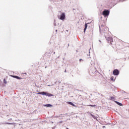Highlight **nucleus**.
<instances>
[{
	"instance_id": "1",
	"label": "nucleus",
	"mask_w": 129,
	"mask_h": 129,
	"mask_svg": "<svg viewBox=\"0 0 129 129\" xmlns=\"http://www.w3.org/2000/svg\"><path fill=\"white\" fill-rule=\"evenodd\" d=\"M99 31L101 35L104 36L105 37L107 42L109 44V45H112V42H113V39L111 37H108L109 31H108V28L106 27L105 25V22L103 21H101L99 23Z\"/></svg>"
},
{
	"instance_id": "2",
	"label": "nucleus",
	"mask_w": 129,
	"mask_h": 129,
	"mask_svg": "<svg viewBox=\"0 0 129 129\" xmlns=\"http://www.w3.org/2000/svg\"><path fill=\"white\" fill-rule=\"evenodd\" d=\"M110 14V11L107 9H104V11L102 12V15L104 17V18L108 17Z\"/></svg>"
},
{
	"instance_id": "3",
	"label": "nucleus",
	"mask_w": 129,
	"mask_h": 129,
	"mask_svg": "<svg viewBox=\"0 0 129 129\" xmlns=\"http://www.w3.org/2000/svg\"><path fill=\"white\" fill-rule=\"evenodd\" d=\"M98 73V71L96 70L95 68H92L90 70V75L91 76H94L96 75V74Z\"/></svg>"
},
{
	"instance_id": "4",
	"label": "nucleus",
	"mask_w": 129,
	"mask_h": 129,
	"mask_svg": "<svg viewBox=\"0 0 129 129\" xmlns=\"http://www.w3.org/2000/svg\"><path fill=\"white\" fill-rule=\"evenodd\" d=\"M37 94H40L41 95H45V96H48V97H51V96H54L53 94H52L50 93L44 92V91L37 93Z\"/></svg>"
},
{
	"instance_id": "5",
	"label": "nucleus",
	"mask_w": 129,
	"mask_h": 129,
	"mask_svg": "<svg viewBox=\"0 0 129 129\" xmlns=\"http://www.w3.org/2000/svg\"><path fill=\"white\" fill-rule=\"evenodd\" d=\"M58 18L59 20H61V21H64V20L66 19V15L65 14V13H61L60 15L58 16Z\"/></svg>"
},
{
	"instance_id": "6",
	"label": "nucleus",
	"mask_w": 129,
	"mask_h": 129,
	"mask_svg": "<svg viewBox=\"0 0 129 129\" xmlns=\"http://www.w3.org/2000/svg\"><path fill=\"white\" fill-rule=\"evenodd\" d=\"M108 5L112 4V5H116L117 4V0H107Z\"/></svg>"
},
{
	"instance_id": "7",
	"label": "nucleus",
	"mask_w": 129,
	"mask_h": 129,
	"mask_svg": "<svg viewBox=\"0 0 129 129\" xmlns=\"http://www.w3.org/2000/svg\"><path fill=\"white\" fill-rule=\"evenodd\" d=\"M113 75L114 76H118L119 75V70L118 69H115L113 71Z\"/></svg>"
},
{
	"instance_id": "8",
	"label": "nucleus",
	"mask_w": 129,
	"mask_h": 129,
	"mask_svg": "<svg viewBox=\"0 0 129 129\" xmlns=\"http://www.w3.org/2000/svg\"><path fill=\"white\" fill-rule=\"evenodd\" d=\"M11 77H13V78H15L16 79H18V80H21V79H23V78L18 76L12 75Z\"/></svg>"
},
{
	"instance_id": "9",
	"label": "nucleus",
	"mask_w": 129,
	"mask_h": 129,
	"mask_svg": "<svg viewBox=\"0 0 129 129\" xmlns=\"http://www.w3.org/2000/svg\"><path fill=\"white\" fill-rule=\"evenodd\" d=\"M67 103H68V104H70V105H72V106H74V107H76V105L74 104V103H73V102H72L68 101V102H67Z\"/></svg>"
},
{
	"instance_id": "10",
	"label": "nucleus",
	"mask_w": 129,
	"mask_h": 129,
	"mask_svg": "<svg viewBox=\"0 0 129 129\" xmlns=\"http://www.w3.org/2000/svg\"><path fill=\"white\" fill-rule=\"evenodd\" d=\"M115 103H116V104H117V105H119V106H123V105L122 104V103L117 101H114Z\"/></svg>"
},
{
	"instance_id": "11",
	"label": "nucleus",
	"mask_w": 129,
	"mask_h": 129,
	"mask_svg": "<svg viewBox=\"0 0 129 129\" xmlns=\"http://www.w3.org/2000/svg\"><path fill=\"white\" fill-rule=\"evenodd\" d=\"M88 24L89 23H85V28L84 29V33H85V32H86V30H87V27H88Z\"/></svg>"
},
{
	"instance_id": "12",
	"label": "nucleus",
	"mask_w": 129,
	"mask_h": 129,
	"mask_svg": "<svg viewBox=\"0 0 129 129\" xmlns=\"http://www.w3.org/2000/svg\"><path fill=\"white\" fill-rule=\"evenodd\" d=\"M43 106H45V107H53V105L51 104H43Z\"/></svg>"
},
{
	"instance_id": "13",
	"label": "nucleus",
	"mask_w": 129,
	"mask_h": 129,
	"mask_svg": "<svg viewBox=\"0 0 129 129\" xmlns=\"http://www.w3.org/2000/svg\"><path fill=\"white\" fill-rule=\"evenodd\" d=\"M98 9H99V11L101 12L103 9V6H102V5H98Z\"/></svg>"
},
{
	"instance_id": "14",
	"label": "nucleus",
	"mask_w": 129,
	"mask_h": 129,
	"mask_svg": "<svg viewBox=\"0 0 129 129\" xmlns=\"http://www.w3.org/2000/svg\"><path fill=\"white\" fill-rule=\"evenodd\" d=\"M91 116H92V117H93V118H94V119H97V118L96 116H95L94 115L92 114H90Z\"/></svg>"
},
{
	"instance_id": "15",
	"label": "nucleus",
	"mask_w": 129,
	"mask_h": 129,
	"mask_svg": "<svg viewBox=\"0 0 129 129\" xmlns=\"http://www.w3.org/2000/svg\"><path fill=\"white\" fill-rule=\"evenodd\" d=\"M110 99L112 101H114H114H115V98H114V97H111Z\"/></svg>"
},
{
	"instance_id": "16",
	"label": "nucleus",
	"mask_w": 129,
	"mask_h": 129,
	"mask_svg": "<svg viewBox=\"0 0 129 129\" xmlns=\"http://www.w3.org/2000/svg\"><path fill=\"white\" fill-rule=\"evenodd\" d=\"M111 81H115V79H114V77L113 76L111 77L110 78Z\"/></svg>"
},
{
	"instance_id": "17",
	"label": "nucleus",
	"mask_w": 129,
	"mask_h": 129,
	"mask_svg": "<svg viewBox=\"0 0 129 129\" xmlns=\"http://www.w3.org/2000/svg\"><path fill=\"white\" fill-rule=\"evenodd\" d=\"M72 114L71 113H66L64 114V115H66V116H69V115H71Z\"/></svg>"
},
{
	"instance_id": "18",
	"label": "nucleus",
	"mask_w": 129,
	"mask_h": 129,
	"mask_svg": "<svg viewBox=\"0 0 129 129\" xmlns=\"http://www.w3.org/2000/svg\"><path fill=\"white\" fill-rule=\"evenodd\" d=\"M88 106H91V107H95L96 105H88Z\"/></svg>"
},
{
	"instance_id": "19",
	"label": "nucleus",
	"mask_w": 129,
	"mask_h": 129,
	"mask_svg": "<svg viewBox=\"0 0 129 129\" xmlns=\"http://www.w3.org/2000/svg\"><path fill=\"white\" fill-rule=\"evenodd\" d=\"M3 82H4V83H5V84H7V80H6V79H4Z\"/></svg>"
},
{
	"instance_id": "20",
	"label": "nucleus",
	"mask_w": 129,
	"mask_h": 129,
	"mask_svg": "<svg viewBox=\"0 0 129 129\" xmlns=\"http://www.w3.org/2000/svg\"><path fill=\"white\" fill-rule=\"evenodd\" d=\"M53 26H54L55 27V26H56V20H54Z\"/></svg>"
},
{
	"instance_id": "21",
	"label": "nucleus",
	"mask_w": 129,
	"mask_h": 129,
	"mask_svg": "<svg viewBox=\"0 0 129 129\" xmlns=\"http://www.w3.org/2000/svg\"><path fill=\"white\" fill-rule=\"evenodd\" d=\"M61 115H62V114H60V115L58 116V117H59V118L60 119H62V116H61Z\"/></svg>"
},
{
	"instance_id": "22",
	"label": "nucleus",
	"mask_w": 129,
	"mask_h": 129,
	"mask_svg": "<svg viewBox=\"0 0 129 129\" xmlns=\"http://www.w3.org/2000/svg\"><path fill=\"white\" fill-rule=\"evenodd\" d=\"M5 124H11L10 122H6Z\"/></svg>"
},
{
	"instance_id": "23",
	"label": "nucleus",
	"mask_w": 129,
	"mask_h": 129,
	"mask_svg": "<svg viewBox=\"0 0 129 129\" xmlns=\"http://www.w3.org/2000/svg\"><path fill=\"white\" fill-rule=\"evenodd\" d=\"M79 61H80V62H81V61H83V59H82V58H80L79 59Z\"/></svg>"
},
{
	"instance_id": "24",
	"label": "nucleus",
	"mask_w": 129,
	"mask_h": 129,
	"mask_svg": "<svg viewBox=\"0 0 129 129\" xmlns=\"http://www.w3.org/2000/svg\"><path fill=\"white\" fill-rule=\"evenodd\" d=\"M10 124H14V125H15L16 124V123H10Z\"/></svg>"
},
{
	"instance_id": "25",
	"label": "nucleus",
	"mask_w": 129,
	"mask_h": 129,
	"mask_svg": "<svg viewBox=\"0 0 129 129\" xmlns=\"http://www.w3.org/2000/svg\"><path fill=\"white\" fill-rule=\"evenodd\" d=\"M62 122H63V121L61 120V121H60L59 122V123H62Z\"/></svg>"
},
{
	"instance_id": "26",
	"label": "nucleus",
	"mask_w": 129,
	"mask_h": 129,
	"mask_svg": "<svg viewBox=\"0 0 129 129\" xmlns=\"http://www.w3.org/2000/svg\"><path fill=\"white\" fill-rule=\"evenodd\" d=\"M122 93H125V91H122Z\"/></svg>"
},
{
	"instance_id": "27",
	"label": "nucleus",
	"mask_w": 129,
	"mask_h": 129,
	"mask_svg": "<svg viewBox=\"0 0 129 129\" xmlns=\"http://www.w3.org/2000/svg\"><path fill=\"white\" fill-rule=\"evenodd\" d=\"M124 1H126V0H120V2H124Z\"/></svg>"
},
{
	"instance_id": "28",
	"label": "nucleus",
	"mask_w": 129,
	"mask_h": 129,
	"mask_svg": "<svg viewBox=\"0 0 129 129\" xmlns=\"http://www.w3.org/2000/svg\"><path fill=\"white\" fill-rule=\"evenodd\" d=\"M33 112H37V110H35L34 111H33Z\"/></svg>"
},
{
	"instance_id": "29",
	"label": "nucleus",
	"mask_w": 129,
	"mask_h": 129,
	"mask_svg": "<svg viewBox=\"0 0 129 129\" xmlns=\"http://www.w3.org/2000/svg\"><path fill=\"white\" fill-rule=\"evenodd\" d=\"M57 82H54V84H57Z\"/></svg>"
},
{
	"instance_id": "30",
	"label": "nucleus",
	"mask_w": 129,
	"mask_h": 129,
	"mask_svg": "<svg viewBox=\"0 0 129 129\" xmlns=\"http://www.w3.org/2000/svg\"><path fill=\"white\" fill-rule=\"evenodd\" d=\"M66 72H67V71H66V70H64V73H66Z\"/></svg>"
},
{
	"instance_id": "31",
	"label": "nucleus",
	"mask_w": 129,
	"mask_h": 129,
	"mask_svg": "<svg viewBox=\"0 0 129 129\" xmlns=\"http://www.w3.org/2000/svg\"><path fill=\"white\" fill-rule=\"evenodd\" d=\"M99 42H100V43H101V40H99Z\"/></svg>"
},
{
	"instance_id": "32",
	"label": "nucleus",
	"mask_w": 129,
	"mask_h": 129,
	"mask_svg": "<svg viewBox=\"0 0 129 129\" xmlns=\"http://www.w3.org/2000/svg\"><path fill=\"white\" fill-rule=\"evenodd\" d=\"M58 83H61V82L60 81H58Z\"/></svg>"
},
{
	"instance_id": "33",
	"label": "nucleus",
	"mask_w": 129,
	"mask_h": 129,
	"mask_svg": "<svg viewBox=\"0 0 129 129\" xmlns=\"http://www.w3.org/2000/svg\"><path fill=\"white\" fill-rule=\"evenodd\" d=\"M53 85H54V84H52L51 86H53Z\"/></svg>"
},
{
	"instance_id": "34",
	"label": "nucleus",
	"mask_w": 129,
	"mask_h": 129,
	"mask_svg": "<svg viewBox=\"0 0 129 129\" xmlns=\"http://www.w3.org/2000/svg\"><path fill=\"white\" fill-rule=\"evenodd\" d=\"M60 56H58V57L56 58V59H57L58 58H59Z\"/></svg>"
},
{
	"instance_id": "35",
	"label": "nucleus",
	"mask_w": 129,
	"mask_h": 129,
	"mask_svg": "<svg viewBox=\"0 0 129 129\" xmlns=\"http://www.w3.org/2000/svg\"><path fill=\"white\" fill-rule=\"evenodd\" d=\"M50 2H52V0H49Z\"/></svg>"
},
{
	"instance_id": "36",
	"label": "nucleus",
	"mask_w": 129,
	"mask_h": 129,
	"mask_svg": "<svg viewBox=\"0 0 129 129\" xmlns=\"http://www.w3.org/2000/svg\"><path fill=\"white\" fill-rule=\"evenodd\" d=\"M53 123V121H51V123Z\"/></svg>"
},
{
	"instance_id": "37",
	"label": "nucleus",
	"mask_w": 129,
	"mask_h": 129,
	"mask_svg": "<svg viewBox=\"0 0 129 129\" xmlns=\"http://www.w3.org/2000/svg\"><path fill=\"white\" fill-rule=\"evenodd\" d=\"M103 127H105V126H103Z\"/></svg>"
},
{
	"instance_id": "38",
	"label": "nucleus",
	"mask_w": 129,
	"mask_h": 129,
	"mask_svg": "<svg viewBox=\"0 0 129 129\" xmlns=\"http://www.w3.org/2000/svg\"><path fill=\"white\" fill-rule=\"evenodd\" d=\"M102 19V17H101V20Z\"/></svg>"
},
{
	"instance_id": "39",
	"label": "nucleus",
	"mask_w": 129,
	"mask_h": 129,
	"mask_svg": "<svg viewBox=\"0 0 129 129\" xmlns=\"http://www.w3.org/2000/svg\"><path fill=\"white\" fill-rule=\"evenodd\" d=\"M55 31H56V32H57V30H55Z\"/></svg>"
},
{
	"instance_id": "40",
	"label": "nucleus",
	"mask_w": 129,
	"mask_h": 129,
	"mask_svg": "<svg viewBox=\"0 0 129 129\" xmlns=\"http://www.w3.org/2000/svg\"><path fill=\"white\" fill-rule=\"evenodd\" d=\"M89 53H90V51H89Z\"/></svg>"
},
{
	"instance_id": "41",
	"label": "nucleus",
	"mask_w": 129,
	"mask_h": 129,
	"mask_svg": "<svg viewBox=\"0 0 129 129\" xmlns=\"http://www.w3.org/2000/svg\"><path fill=\"white\" fill-rule=\"evenodd\" d=\"M3 123H0V124H3Z\"/></svg>"
},
{
	"instance_id": "42",
	"label": "nucleus",
	"mask_w": 129,
	"mask_h": 129,
	"mask_svg": "<svg viewBox=\"0 0 129 129\" xmlns=\"http://www.w3.org/2000/svg\"><path fill=\"white\" fill-rule=\"evenodd\" d=\"M48 86H50V85H48Z\"/></svg>"
},
{
	"instance_id": "43",
	"label": "nucleus",
	"mask_w": 129,
	"mask_h": 129,
	"mask_svg": "<svg viewBox=\"0 0 129 129\" xmlns=\"http://www.w3.org/2000/svg\"><path fill=\"white\" fill-rule=\"evenodd\" d=\"M53 54H55V52L53 53Z\"/></svg>"
},
{
	"instance_id": "44",
	"label": "nucleus",
	"mask_w": 129,
	"mask_h": 129,
	"mask_svg": "<svg viewBox=\"0 0 129 129\" xmlns=\"http://www.w3.org/2000/svg\"><path fill=\"white\" fill-rule=\"evenodd\" d=\"M25 74H26V75H27V74H26V73Z\"/></svg>"
},
{
	"instance_id": "45",
	"label": "nucleus",
	"mask_w": 129,
	"mask_h": 129,
	"mask_svg": "<svg viewBox=\"0 0 129 129\" xmlns=\"http://www.w3.org/2000/svg\"><path fill=\"white\" fill-rule=\"evenodd\" d=\"M12 118L10 119V120H11Z\"/></svg>"
},
{
	"instance_id": "46",
	"label": "nucleus",
	"mask_w": 129,
	"mask_h": 129,
	"mask_svg": "<svg viewBox=\"0 0 129 129\" xmlns=\"http://www.w3.org/2000/svg\"><path fill=\"white\" fill-rule=\"evenodd\" d=\"M12 118L10 119V120H11Z\"/></svg>"
},
{
	"instance_id": "47",
	"label": "nucleus",
	"mask_w": 129,
	"mask_h": 129,
	"mask_svg": "<svg viewBox=\"0 0 129 129\" xmlns=\"http://www.w3.org/2000/svg\"><path fill=\"white\" fill-rule=\"evenodd\" d=\"M73 10H75V9H73Z\"/></svg>"
},
{
	"instance_id": "48",
	"label": "nucleus",
	"mask_w": 129,
	"mask_h": 129,
	"mask_svg": "<svg viewBox=\"0 0 129 129\" xmlns=\"http://www.w3.org/2000/svg\"><path fill=\"white\" fill-rule=\"evenodd\" d=\"M37 92H38V90L37 91Z\"/></svg>"
},
{
	"instance_id": "49",
	"label": "nucleus",
	"mask_w": 129,
	"mask_h": 129,
	"mask_svg": "<svg viewBox=\"0 0 129 129\" xmlns=\"http://www.w3.org/2000/svg\"><path fill=\"white\" fill-rule=\"evenodd\" d=\"M68 46H69V44H68Z\"/></svg>"
}]
</instances>
